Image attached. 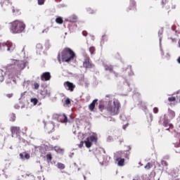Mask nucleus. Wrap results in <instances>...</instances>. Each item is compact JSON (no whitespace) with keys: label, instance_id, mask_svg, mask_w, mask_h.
I'll return each mask as SVG.
<instances>
[{"label":"nucleus","instance_id":"1","mask_svg":"<svg viewBox=\"0 0 180 180\" xmlns=\"http://www.w3.org/2000/svg\"><path fill=\"white\" fill-rule=\"evenodd\" d=\"M98 109L99 110H101V112H105V110H106L107 112H108V113H110L111 116H116V115H119L120 103L116 101H114L112 103V101H110L106 104V102L103 101H100Z\"/></svg>","mask_w":180,"mask_h":180},{"label":"nucleus","instance_id":"2","mask_svg":"<svg viewBox=\"0 0 180 180\" xmlns=\"http://www.w3.org/2000/svg\"><path fill=\"white\" fill-rule=\"evenodd\" d=\"M25 27L26 25H25L22 21L16 20L11 23L10 30L12 32V33L16 34L18 33H22V32L25 30Z\"/></svg>","mask_w":180,"mask_h":180},{"label":"nucleus","instance_id":"3","mask_svg":"<svg viewBox=\"0 0 180 180\" xmlns=\"http://www.w3.org/2000/svg\"><path fill=\"white\" fill-rule=\"evenodd\" d=\"M61 56L63 63H70L75 58V53L70 48H65L61 52Z\"/></svg>","mask_w":180,"mask_h":180},{"label":"nucleus","instance_id":"4","mask_svg":"<svg viewBox=\"0 0 180 180\" xmlns=\"http://www.w3.org/2000/svg\"><path fill=\"white\" fill-rule=\"evenodd\" d=\"M84 143L86 148H91L92 147V143H98V137L96 136L91 135L86 139V141H82L79 144V148H82L84 147Z\"/></svg>","mask_w":180,"mask_h":180},{"label":"nucleus","instance_id":"5","mask_svg":"<svg viewBox=\"0 0 180 180\" xmlns=\"http://www.w3.org/2000/svg\"><path fill=\"white\" fill-rule=\"evenodd\" d=\"M129 151L121 152L120 153V157L116 158V161H117V165L119 167H123V165H124V158H127V160H129Z\"/></svg>","mask_w":180,"mask_h":180},{"label":"nucleus","instance_id":"6","mask_svg":"<svg viewBox=\"0 0 180 180\" xmlns=\"http://www.w3.org/2000/svg\"><path fill=\"white\" fill-rule=\"evenodd\" d=\"M15 44L10 41L0 44V50H3V51H13V50H15Z\"/></svg>","mask_w":180,"mask_h":180},{"label":"nucleus","instance_id":"7","mask_svg":"<svg viewBox=\"0 0 180 180\" xmlns=\"http://www.w3.org/2000/svg\"><path fill=\"white\" fill-rule=\"evenodd\" d=\"M83 68L86 70H91L92 68H95V64L92 63L91 58H89V56H84L83 60Z\"/></svg>","mask_w":180,"mask_h":180},{"label":"nucleus","instance_id":"8","mask_svg":"<svg viewBox=\"0 0 180 180\" xmlns=\"http://www.w3.org/2000/svg\"><path fill=\"white\" fill-rule=\"evenodd\" d=\"M0 4L3 9H12L13 13L19 12V10H15V7L12 6V3L9 0H1Z\"/></svg>","mask_w":180,"mask_h":180},{"label":"nucleus","instance_id":"9","mask_svg":"<svg viewBox=\"0 0 180 180\" xmlns=\"http://www.w3.org/2000/svg\"><path fill=\"white\" fill-rule=\"evenodd\" d=\"M65 88L70 91V92H74V89H75V85L71 82H65L63 84Z\"/></svg>","mask_w":180,"mask_h":180},{"label":"nucleus","instance_id":"10","mask_svg":"<svg viewBox=\"0 0 180 180\" xmlns=\"http://www.w3.org/2000/svg\"><path fill=\"white\" fill-rule=\"evenodd\" d=\"M15 68L16 71H22L23 68H25V64H23V62L22 61H18L16 60L15 62Z\"/></svg>","mask_w":180,"mask_h":180},{"label":"nucleus","instance_id":"11","mask_svg":"<svg viewBox=\"0 0 180 180\" xmlns=\"http://www.w3.org/2000/svg\"><path fill=\"white\" fill-rule=\"evenodd\" d=\"M41 81H50L51 79V75L49 72H45L41 75Z\"/></svg>","mask_w":180,"mask_h":180},{"label":"nucleus","instance_id":"12","mask_svg":"<svg viewBox=\"0 0 180 180\" xmlns=\"http://www.w3.org/2000/svg\"><path fill=\"white\" fill-rule=\"evenodd\" d=\"M58 120L61 123H67V122H68V118L65 114H62L58 116Z\"/></svg>","mask_w":180,"mask_h":180},{"label":"nucleus","instance_id":"13","mask_svg":"<svg viewBox=\"0 0 180 180\" xmlns=\"http://www.w3.org/2000/svg\"><path fill=\"white\" fill-rule=\"evenodd\" d=\"M166 115H164L165 120L163 121V126L164 127H169V129H174V124H169L168 122V119H165Z\"/></svg>","mask_w":180,"mask_h":180},{"label":"nucleus","instance_id":"14","mask_svg":"<svg viewBox=\"0 0 180 180\" xmlns=\"http://www.w3.org/2000/svg\"><path fill=\"white\" fill-rule=\"evenodd\" d=\"M11 131L12 134H19L20 133V128L19 127H11Z\"/></svg>","mask_w":180,"mask_h":180},{"label":"nucleus","instance_id":"15","mask_svg":"<svg viewBox=\"0 0 180 180\" xmlns=\"http://www.w3.org/2000/svg\"><path fill=\"white\" fill-rule=\"evenodd\" d=\"M168 116L170 120H172V119H174L176 116L175 114V111L171 110V109H168Z\"/></svg>","mask_w":180,"mask_h":180},{"label":"nucleus","instance_id":"16","mask_svg":"<svg viewBox=\"0 0 180 180\" xmlns=\"http://www.w3.org/2000/svg\"><path fill=\"white\" fill-rule=\"evenodd\" d=\"M78 20V16H77L75 14H73L69 17V22H71L72 23H75Z\"/></svg>","mask_w":180,"mask_h":180},{"label":"nucleus","instance_id":"17","mask_svg":"<svg viewBox=\"0 0 180 180\" xmlns=\"http://www.w3.org/2000/svg\"><path fill=\"white\" fill-rule=\"evenodd\" d=\"M20 158H21V160H25H25H29V158H30V155L24 152L22 153H20Z\"/></svg>","mask_w":180,"mask_h":180},{"label":"nucleus","instance_id":"18","mask_svg":"<svg viewBox=\"0 0 180 180\" xmlns=\"http://www.w3.org/2000/svg\"><path fill=\"white\" fill-rule=\"evenodd\" d=\"M98 103V99H95L92 101V103L89 105V109L91 112L95 109V105Z\"/></svg>","mask_w":180,"mask_h":180},{"label":"nucleus","instance_id":"19","mask_svg":"<svg viewBox=\"0 0 180 180\" xmlns=\"http://www.w3.org/2000/svg\"><path fill=\"white\" fill-rule=\"evenodd\" d=\"M105 71L113 72V66L112 65H104Z\"/></svg>","mask_w":180,"mask_h":180},{"label":"nucleus","instance_id":"20","mask_svg":"<svg viewBox=\"0 0 180 180\" xmlns=\"http://www.w3.org/2000/svg\"><path fill=\"white\" fill-rule=\"evenodd\" d=\"M56 22L58 24V25H63V23H64V20H63V17H58L56 19Z\"/></svg>","mask_w":180,"mask_h":180},{"label":"nucleus","instance_id":"21","mask_svg":"<svg viewBox=\"0 0 180 180\" xmlns=\"http://www.w3.org/2000/svg\"><path fill=\"white\" fill-rule=\"evenodd\" d=\"M5 77L4 76V70H0V82H4Z\"/></svg>","mask_w":180,"mask_h":180},{"label":"nucleus","instance_id":"22","mask_svg":"<svg viewBox=\"0 0 180 180\" xmlns=\"http://www.w3.org/2000/svg\"><path fill=\"white\" fill-rule=\"evenodd\" d=\"M57 167L59 169H65V165L63 164V163H60V162H58L57 163Z\"/></svg>","mask_w":180,"mask_h":180},{"label":"nucleus","instance_id":"23","mask_svg":"<svg viewBox=\"0 0 180 180\" xmlns=\"http://www.w3.org/2000/svg\"><path fill=\"white\" fill-rule=\"evenodd\" d=\"M95 51H96V49H95V46H91V47L89 48V52H90V54L91 56L95 54Z\"/></svg>","mask_w":180,"mask_h":180},{"label":"nucleus","instance_id":"24","mask_svg":"<svg viewBox=\"0 0 180 180\" xmlns=\"http://www.w3.org/2000/svg\"><path fill=\"white\" fill-rule=\"evenodd\" d=\"M30 102L31 103H33V105H36L39 103V100H37L36 98H34L30 99Z\"/></svg>","mask_w":180,"mask_h":180},{"label":"nucleus","instance_id":"25","mask_svg":"<svg viewBox=\"0 0 180 180\" xmlns=\"http://www.w3.org/2000/svg\"><path fill=\"white\" fill-rule=\"evenodd\" d=\"M176 102L177 103H180V91H177V92H176Z\"/></svg>","mask_w":180,"mask_h":180},{"label":"nucleus","instance_id":"26","mask_svg":"<svg viewBox=\"0 0 180 180\" xmlns=\"http://www.w3.org/2000/svg\"><path fill=\"white\" fill-rule=\"evenodd\" d=\"M169 102H176V97L172 96L168 98Z\"/></svg>","mask_w":180,"mask_h":180},{"label":"nucleus","instance_id":"27","mask_svg":"<svg viewBox=\"0 0 180 180\" xmlns=\"http://www.w3.org/2000/svg\"><path fill=\"white\" fill-rule=\"evenodd\" d=\"M153 167V165L150 162H148L145 166V169H150Z\"/></svg>","mask_w":180,"mask_h":180},{"label":"nucleus","instance_id":"28","mask_svg":"<svg viewBox=\"0 0 180 180\" xmlns=\"http://www.w3.org/2000/svg\"><path fill=\"white\" fill-rule=\"evenodd\" d=\"M46 160L47 161H51L53 160V156H51V154H47L46 155Z\"/></svg>","mask_w":180,"mask_h":180},{"label":"nucleus","instance_id":"29","mask_svg":"<svg viewBox=\"0 0 180 180\" xmlns=\"http://www.w3.org/2000/svg\"><path fill=\"white\" fill-rule=\"evenodd\" d=\"M161 165L163 166V167H168V162L165 160H162L161 161Z\"/></svg>","mask_w":180,"mask_h":180},{"label":"nucleus","instance_id":"30","mask_svg":"<svg viewBox=\"0 0 180 180\" xmlns=\"http://www.w3.org/2000/svg\"><path fill=\"white\" fill-rule=\"evenodd\" d=\"M162 8H164V6L165 5H168V0H162Z\"/></svg>","mask_w":180,"mask_h":180},{"label":"nucleus","instance_id":"31","mask_svg":"<svg viewBox=\"0 0 180 180\" xmlns=\"http://www.w3.org/2000/svg\"><path fill=\"white\" fill-rule=\"evenodd\" d=\"M65 105H71V100H70V98H67L65 101Z\"/></svg>","mask_w":180,"mask_h":180},{"label":"nucleus","instance_id":"32","mask_svg":"<svg viewBox=\"0 0 180 180\" xmlns=\"http://www.w3.org/2000/svg\"><path fill=\"white\" fill-rule=\"evenodd\" d=\"M38 1V5H44V2L46 0H37Z\"/></svg>","mask_w":180,"mask_h":180},{"label":"nucleus","instance_id":"33","mask_svg":"<svg viewBox=\"0 0 180 180\" xmlns=\"http://www.w3.org/2000/svg\"><path fill=\"white\" fill-rule=\"evenodd\" d=\"M34 89H37L38 88L40 87V84H39V83H34Z\"/></svg>","mask_w":180,"mask_h":180},{"label":"nucleus","instance_id":"34","mask_svg":"<svg viewBox=\"0 0 180 180\" xmlns=\"http://www.w3.org/2000/svg\"><path fill=\"white\" fill-rule=\"evenodd\" d=\"M158 112H159L158 108L155 107L153 108V113H158Z\"/></svg>","mask_w":180,"mask_h":180},{"label":"nucleus","instance_id":"35","mask_svg":"<svg viewBox=\"0 0 180 180\" xmlns=\"http://www.w3.org/2000/svg\"><path fill=\"white\" fill-rule=\"evenodd\" d=\"M7 98H12L13 96V94H6Z\"/></svg>","mask_w":180,"mask_h":180},{"label":"nucleus","instance_id":"36","mask_svg":"<svg viewBox=\"0 0 180 180\" xmlns=\"http://www.w3.org/2000/svg\"><path fill=\"white\" fill-rule=\"evenodd\" d=\"M82 34L83 36H88V32L86 31H83Z\"/></svg>","mask_w":180,"mask_h":180},{"label":"nucleus","instance_id":"37","mask_svg":"<svg viewBox=\"0 0 180 180\" xmlns=\"http://www.w3.org/2000/svg\"><path fill=\"white\" fill-rule=\"evenodd\" d=\"M133 180H141L140 176H135Z\"/></svg>","mask_w":180,"mask_h":180},{"label":"nucleus","instance_id":"38","mask_svg":"<svg viewBox=\"0 0 180 180\" xmlns=\"http://www.w3.org/2000/svg\"><path fill=\"white\" fill-rule=\"evenodd\" d=\"M113 74L115 75V77H119V74H117V72H113Z\"/></svg>","mask_w":180,"mask_h":180},{"label":"nucleus","instance_id":"39","mask_svg":"<svg viewBox=\"0 0 180 180\" xmlns=\"http://www.w3.org/2000/svg\"><path fill=\"white\" fill-rule=\"evenodd\" d=\"M46 92H47V90L41 91V95H44V94H46Z\"/></svg>","mask_w":180,"mask_h":180},{"label":"nucleus","instance_id":"40","mask_svg":"<svg viewBox=\"0 0 180 180\" xmlns=\"http://www.w3.org/2000/svg\"><path fill=\"white\" fill-rule=\"evenodd\" d=\"M126 127H127V124L123 125V129H124V130H126Z\"/></svg>","mask_w":180,"mask_h":180},{"label":"nucleus","instance_id":"41","mask_svg":"<svg viewBox=\"0 0 180 180\" xmlns=\"http://www.w3.org/2000/svg\"><path fill=\"white\" fill-rule=\"evenodd\" d=\"M177 62L179 63V64H180V56L178 58Z\"/></svg>","mask_w":180,"mask_h":180},{"label":"nucleus","instance_id":"42","mask_svg":"<svg viewBox=\"0 0 180 180\" xmlns=\"http://www.w3.org/2000/svg\"><path fill=\"white\" fill-rule=\"evenodd\" d=\"M170 129L172 130V128H169H169L166 129V130H167L168 131H169V129Z\"/></svg>","mask_w":180,"mask_h":180},{"label":"nucleus","instance_id":"43","mask_svg":"<svg viewBox=\"0 0 180 180\" xmlns=\"http://www.w3.org/2000/svg\"><path fill=\"white\" fill-rule=\"evenodd\" d=\"M105 96H106V98H110V95H107Z\"/></svg>","mask_w":180,"mask_h":180},{"label":"nucleus","instance_id":"44","mask_svg":"<svg viewBox=\"0 0 180 180\" xmlns=\"http://www.w3.org/2000/svg\"><path fill=\"white\" fill-rule=\"evenodd\" d=\"M172 41H176V39H172Z\"/></svg>","mask_w":180,"mask_h":180},{"label":"nucleus","instance_id":"45","mask_svg":"<svg viewBox=\"0 0 180 180\" xmlns=\"http://www.w3.org/2000/svg\"><path fill=\"white\" fill-rule=\"evenodd\" d=\"M162 56H164V52L163 51H162Z\"/></svg>","mask_w":180,"mask_h":180},{"label":"nucleus","instance_id":"46","mask_svg":"<svg viewBox=\"0 0 180 180\" xmlns=\"http://www.w3.org/2000/svg\"><path fill=\"white\" fill-rule=\"evenodd\" d=\"M2 29V27L0 25V30H1Z\"/></svg>","mask_w":180,"mask_h":180}]
</instances>
